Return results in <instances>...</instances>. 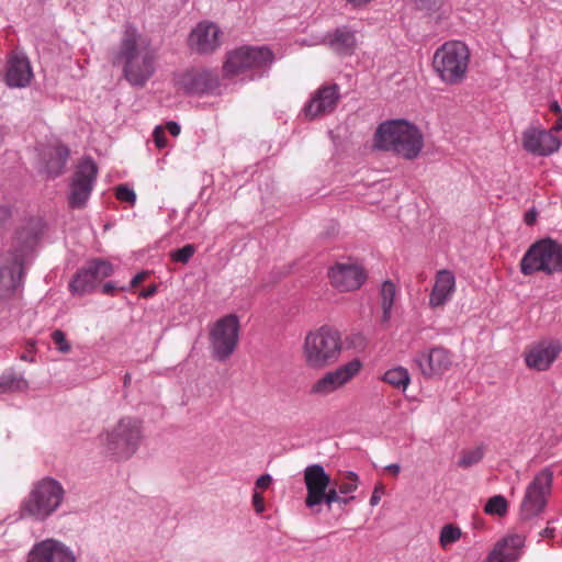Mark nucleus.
I'll use <instances>...</instances> for the list:
<instances>
[{
    "mask_svg": "<svg viewBox=\"0 0 562 562\" xmlns=\"http://www.w3.org/2000/svg\"><path fill=\"white\" fill-rule=\"evenodd\" d=\"M42 227V222L38 218H29L24 221L16 228L11 249L7 254L20 257L21 260L25 261L38 241Z\"/></svg>",
    "mask_w": 562,
    "mask_h": 562,
    "instance_id": "nucleus-17",
    "label": "nucleus"
},
{
    "mask_svg": "<svg viewBox=\"0 0 562 562\" xmlns=\"http://www.w3.org/2000/svg\"><path fill=\"white\" fill-rule=\"evenodd\" d=\"M153 138L158 148H164L167 145L165 130L162 126H156L153 133Z\"/></svg>",
    "mask_w": 562,
    "mask_h": 562,
    "instance_id": "nucleus-42",
    "label": "nucleus"
},
{
    "mask_svg": "<svg viewBox=\"0 0 562 562\" xmlns=\"http://www.w3.org/2000/svg\"><path fill=\"white\" fill-rule=\"evenodd\" d=\"M65 490L60 482L44 477L35 482L21 503V516L35 521H44L63 504Z\"/></svg>",
    "mask_w": 562,
    "mask_h": 562,
    "instance_id": "nucleus-5",
    "label": "nucleus"
},
{
    "mask_svg": "<svg viewBox=\"0 0 562 562\" xmlns=\"http://www.w3.org/2000/svg\"><path fill=\"white\" fill-rule=\"evenodd\" d=\"M12 216L13 210L11 204L0 196V238L3 236L8 226L10 225Z\"/></svg>",
    "mask_w": 562,
    "mask_h": 562,
    "instance_id": "nucleus-37",
    "label": "nucleus"
},
{
    "mask_svg": "<svg viewBox=\"0 0 562 562\" xmlns=\"http://www.w3.org/2000/svg\"><path fill=\"white\" fill-rule=\"evenodd\" d=\"M414 362L424 376L432 378L443 374L451 368L452 355L443 347H434L427 351L419 352L415 357Z\"/></svg>",
    "mask_w": 562,
    "mask_h": 562,
    "instance_id": "nucleus-21",
    "label": "nucleus"
},
{
    "mask_svg": "<svg viewBox=\"0 0 562 562\" xmlns=\"http://www.w3.org/2000/svg\"><path fill=\"white\" fill-rule=\"evenodd\" d=\"M115 196H116L117 200L123 201V202H127L131 205H134L135 202H136V194H135L134 190L131 189L126 184H120L116 188Z\"/></svg>",
    "mask_w": 562,
    "mask_h": 562,
    "instance_id": "nucleus-39",
    "label": "nucleus"
},
{
    "mask_svg": "<svg viewBox=\"0 0 562 562\" xmlns=\"http://www.w3.org/2000/svg\"><path fill=\"white\" fill-rule=\"evenodd\" d=\"M461 529L454 525H445L439 535V543L442 548H447L452 543H456L461 538Z\"/></svg>",
    "mask_w": 562,
    "mask_h": 562,
    "instance_id": "nucleus-35",
    "label": "nucleus"
},
{
    "mask_svg": "<svg viewBox=\"0 0 562 562\" xmlns=\"http://www.w3.org/2000/svg\"><path fill=\"white\" fill-rule=\"evenodd\" d=\"M340 493L336 486H329L325 494L321 497V505L325 504L330 507L334 503L340 501Z\"/></svg>",
    "mask_w": 562,
    "mask_h": 562,
    "instance_id": "nucleus-41",
    "label": "nucleus"
},
{
    "mask_svg": "<svg viewBox=\"0 0 562 562\" xmlns=\"http://www.w3.org/2000/svg\"><path fill=\"white\" fill-rule=\"evenodd\" d=\"M418 5L422 7V8H429L432 3H434V0H416Z\"/></svg>",
    "mask_w": 562,
    "mask_h": 562,
    "instance_id": "nucleus-55",
    "label": "nucleus"
},
{
    "mask_svg": "<svg viewBox=\"0 0 562 562\" xmlns=\"http://www.w3.org/2000/svg\"><path fill=\"white\" fill-rule=\"evenodd\" d=\"M397 286L391 280H385L380 288V304L382 307V322L389 323L392 317V308L397 296Z\"/></svg>",
    "mask_w": 562,
    "mask_h": 562,
    "instance_id": "nucleus-30",
    "label": "nucleus"
},
{
    "mask_svg": "<svg viewBox=\"0 0 562 562\" xmlns=\"http://www.w3.org/2000/svg\"><path fill=\"white\" fill-rule=\"evenodd\" d=\"M470 56V49L463 42H446L434 54V70L446 85H459L467 78Z\"/></svg>",
    "mask_w": 562,
    "mask_h": 562,
    "instance_id": "nucleus-6",
    "label": "nucleus"
},
{
    "mask_svg": "<svg viewBox=\"0 0 562 562\" xmlns=\"http://www.w3.org/2000/svg\"><path fill=\"white\" fill-rule=\"evenodd\" d=\"M116 290V286L112 282H108L102 286V292L104 294H113Z\"/></svg>",
    "mask_w": 562,
    "mask_h": 562,
    "instance_id": "nucleus-50",
    "label": "nucleus"
},
{
    "mask_svg": "<svg viewBox=\"0 0 562 562\" xmlns=\"http://www.w3.org/2000/svg\"><path fill=\"white\" fill-rule=\"evenodd\" d=\"M549 109L551 112L555 114L560 115L562 113V109L557 100H553L549 103Z\"/></svg>",
    "mask_w": 562,
    "mask_h": 562,
    "instance_id": "nucleus-48",
    "label": "nucleus"
},
{
    "mask_svg": "<svg viewBox=\"0 0 562 562\" xmlns=\"http://www.w3.org/2000/svg\"><path fill=\"white\" fill-rule=\"evenodd\" d=\"M32 78L33 72L27 57L14 54L8 59L4 81L10 88H25Z\"/></svg>",
    "mask_w": 562,
    "mask_h": 562,
    "instance_id": "nucleus-26",
    "label": "nucleus"
},
{
    "mask_svg": "<svg viewBox=\"0 0 562 562\" xmlns=\"http://www.w3.org/2000/svg\"><path fill=\"white\" fill-rule=\"evenodd\" d=\"M562 140L552 134V130L529 127L522 133V147L526 151L540 157L557 153Z\"/></svg>",
    "mask_w": 562,
    "mask_h": 562,
    "instance_id": "nucleus-18",
    "label": "nucleus"
},
{
    "mask_svg": "<svg viewBox=\"0 0 562 562\" xmlns=\"http://www.w3.org/2000/svg\"><path fill=\"white\" fill-rule=\"evenodd\" d=\"M180 88L189 94H202L215 90L218 86L217 76L209 70H190L178 81Z\"/></svg>",
    "mask_w": 562,
    "mask_h": 562,
    "instance_id": "nucleus-25",
    "label": "nucleus"
},
{
    "mask_svg": "<svg viewBox=\"0 0 562 562\" xmlns=\"http://www.w3.org/2000/svg\"><path fill=\"white\" fill-rule=\"evenodd\" d=\"M98 439L104 456L115 461H126L136 453L142 445L143 423L136 417L124 416L113 426L103 430Z\"/></svg>",
    "mask_w": 562,
    "mask_h": 562,
    "instance_id": "nucleus-3",
    "label": "nucleus"
},
{
    "mask_svg": "<svg viewBox=\"0 0 562 562\" xmlns=\"http://www.w3.org/2000/svg\"><path fill=\"white\" fill-rule=\"evenodd\" d=\"M272 477L270 474L260 475L256 481V488L266 490L270 486Z\"/></svg>",
    "mask_w": 562,
    "mask_h": 562,
    "instance_id": "nucleus-44",
    "label": "nucleus"
},
{
    "mask_svg": "<svg viewBox=\"0 0 562 562\" xmlns=\"http://www.w3.org/2000/svg\"><path fill=\"white\" fill-rule=\"evenodd\" d=\"M21 359H22V360H24V361H33V359H32V358H30V357H29L27 355H25V353H23V355L21 356Z\"/></svg>",
    "mask_w": 562,
    "mask_h": 562,
    "instance_id": "nucleus-57",
    "label": "nucleus"
},
{
    "mask_svg": "<svg viewBox=\"0 0 562 562\" xmlns=\"http://www.w3.org/2000/svg\"><path fill=\"white\" fill-rule=\"evenodd\" d=\"M374 148L414 160L424 148V135L415 124L406 120H389L378 126Z\"/></svg>",
    "mask_w": 562,
    "mask_h": 562,
    "instance_id": "nucleus-2",
    "label": "nucleus"
},
{
    "mask_svg": "<svg viewBox=\"0 0 562 562\" xmlns=\"http://www.w3.org/2000/svg\"><path fill=\"white\" fill-rule=\"evenodd\" d=\"M166 128L172 136H178L180 133V125L173 121L168 122Z\"/></svg>",
    "mask_w": 562,
    "mask_h": 562,
    "instance_id": "nucleus-47",
    "label": "nucleus"
},
{
    "mask_svg": "<svg viewBox=\"0 0 562 562\" xmlns=\"http://www.w3.org/2000/svg\"><path fill=\"white\" fill-rule=\"evenodd\" d=\"M221 29L211 21H202L192 29L188 37L191 50L198 54H211L221 46Z\"/></svg>",
    "mask_w": 562,
    "mask_h": 562,
    "instance_id": "nucleus-20",
    "label": "nucleus"
},
{
    "mask_svg": "<svg viewBox=\"0 0 562 562\" xmlns=\"http://www.w3.org/2000/svg\"><path fill=\"white\" fill-rule=\"evenodd\" d=\"M52 340L60 352L66 353L70 350V344L67 341L65 333L60 329L52 333Z\"/></svg>",
    "mask_w": 562,
    "mask_h": 562,
    "instance_id": "nucleus-40",
    "label": "nucleus"
},
{
    "mask_svg": "<svg viewBox=\"0 0 562 562\" xmlns=\"http://www.w3.org/2000/svg\"><path fill=\"white\" fill-rule=\"evenodd\" d=\"M355 497L353 496H348V495H340V501H338V504L340 505H347L349 504L350 501H352Z\"/></svg>",
    "mask_w": 562,
    "mask_h": 562,
    "instance_id": "nucleus-54",
    "label": "nucleus"
},
{
    "mask_svg": "<svg viewBox=\"0 0 562 562\" xmlns=\"http://www.w3.org/2000/svg\"><path fill=\"white\" fill-rule=\"evenodd\" d=\"M273 61V54L268 47H239L231 52L224 64V72L235 77L248 70L261 69Z\"/></svg>",
    "mask_w": 562,
    "mask_h": 562,
    "instance_id": "nucleus-9",
    "label": "nucleus"
},
{
    "mask_svg": "<svg viewBox=\"0 0 562 562\" xmlns=\"http://www.w3.org/2000/svg\"><path fill=\"white\" fill-rule=\"evenodd\" d=\"M485 449L483 446H479L472 449L463 450L457 464L459 468L469 469L477 464L484 457Z\"/></svg>",
    "mask_w": 562,
    "mask_h": 562,
    "instance_id": "nucleus-33",
    "label": "nucleus"
},
{
    "mask_svg": "<svg viewBox=\"0 0 562 562\" xmlns=\"http://www.w3.org/2000/svg\"><path fill=\"white\" fill-rule=\"evenodd\" d=\"M157 290H158L157 285L153 284V285L142 290L139 293V296L145 297V299L151 297L157 293Z\"/></svg>",
    "mask_w": 562,
    "mask_h": 562,
    "instance_id": "nucleus-46",
    "label": "nucleus"
},
{
    "mask_svg": "<svg viewBox=\"0 0 562 562\" xmlns=\"http://www.w3.org/2000/svg\"><path fill=\"white\" fill-rule=\"evenodd\" d=\"M148 271H142L139 273H137L131 281L130 283V286L128 288H122V290H131L135 286H137L140 282H143L147 276H148Z\"/></svg>",
    "mask_w": 562,
    "mask_h": 562,
    "instance_id": "nucleus-45",
    "label": "nucleus"
},
{
    "mask_svg": "<svg viewBox=\"0 0 562 562\" xmlns=\"http://www.w3.org/2000/svg\"><path fill=\"white\" fill-rule=\"evenodd\" d=\"M561 350L562 344L559 340L538 342L526 352V364L539 371L547 370L557 359Z\"/></svg>",
    "mask_w": 562,
    "mask_h": 562,
    "instance_id": "nucleus-23",
    "label": "nucleus"
},
{
    "mask_svg": "<svg viewBox=\"0 0 562 562\" xmlns=\"http://www.w3.org/2000/svg\"><path fill=\"white\" fill-rule=\"evenodd\" d=\"M385 470L394 475H397L401 472V465L398 463H391L385 467Z\"/></svg>",
    "mask_w": 562,
    "mask_h": 562,
    "instance_id": "nucleus-49",
    "label": "nucleus"
},
{
    "mask_svg": "<svg viewBox=\"0 0 562 562\" xmlns=\"http://www.w3.org/2000/svg\"><path fill=\"white\" fill-rule=\"evenodd\" d=\"M341 352L340 333L330 326L308 331L303 340L302 357L311 369L321 370L336 363Z\"/></svg>",
    "mask_w": 562,
    "mask_h": 562,
    "instance_id": "nucleus-4",
    "label": "nucleus"
},
{
    "mask_svg": "<svg viewBox=\"0 0 562 562\" xmlns=\"http://www.w3.org/2000/svg\"><path fill=\"white\" fill-rule=\"evenodd\" d=\"M304 484L306 487L305 506L319 512L321 497L330 486V476L319 463L307 465L304 469Z\"/></svg>",
    "mask_w": 562,
    "mask_h": 562,
    "instance_id": "nucleus-16",
    "label": "nucleus"
},
{
    "mask_svg": "<svg viewBox=\"0 0 562 562\" xmlns=\"http://www.w3.org/2000/svg\"><path fill=\"white\" fill-rule=\"evenodd\" d=\"M520 271L524 276L562 272V245L550 238L536 241L521 258Z\"/></svg>",
    "mask_w": 562,
    "mask_h": 562,
    "instance_id": "nucleus-7",
    "label": "nucleus"
},
{
    "mask_svg": "<svg viewBox=\"0 0 562 562\" xmlns=\"http://www.w3.org/2000/svg\"><path fill=\"white\" fill-rule=\"evenodd\" d=\"M456 291V277L447 269L439 270L429 295V306L437 308L448 303Z\"/></svg>",
    "mask_w": 562,
    "mask_h": 562,
    "instance_id": "nucleus-27",
    "label": "nucleus"
},
{
    "mask_svg": "<svg viewBox=\"0 0 562 562\" xmlns=\"http://www.w3.org/2000/svg\"><path fill=\"white\" fill-rule=\"evenodd\" d=\"M27 387V381L22 375L10 372L0 376V393L25 391Z\"/></svg>",
    "mask_w": 562,
    "mask_h": 562,
    "instance_id": "nucleus-32",
    "label": "nucleus"
},
{
    "mask_svg": "<svg viewBox=\"0 0 562 562\" xmlns=\"http://www.w3.org/2000/svg\"><path fill=\"white\" fill-rule=\"evenodd\" d=\"M382 380L397 390L405 391L411 383V375L406 368L398 366L387 370Z\"/></svg>",
    "mask_w": 562,
    "mask_h": 562,
    "instance_id": "nucleus-31",
    "label": "nucleus"
},
{
    "mask_svg": "<svg viewBox=\"0 0 562 562\" xmlns=\"http://www.w3.org/2000/svg\"><path fill=\"white\" fill-rule=\"evenodd\" d=\"M252 506L257 514H261L265 510V499L257 491L252 494Z\"/></svg>",
    "mask_w": 562,
    "mask_h": 562,
    "instance_id": "nucleus-43",
    "label": "nucleus"
},
{
    "mask_svg": "<svg viewBox=\"0 0 562 562\" xmlns=\"http://www.w3.org/2000/svg\"><path fill=\"white\" fill-rule=\"evenodd\" d=\"M540 536L543 538H552L554 536V529L547 527L540 532Z\"/></svg>",
    "mask_w": 562,
    "mask_h": 562,
    "instance_id": "nucleus-53",
    "label": "nucleus"
},
{
    "mask_svg": "<svg viewBox=\"0 0 562 562\" xmlns=\"http://www.w3.org/2000/svg\"><path fill=\"white\" fill-rule=\"evenodd\" d=\"M525 537L509 535L497 541L485 562H517L524 552Z\"/></svg>",
    "mask_w": 562,
    "mask_h": 562,
    "instance_id": "nucleus-24",
    "label": "nucleus"
},
{
    "mask_svg": "<svg viewBox=\"0 0 562 562\" xmlns=\"http://www.w3.org/2000/svg\"><path fill=\"white\" fill-rule=\"evenodd\" d=\"M323 43L328 45L333 50L341 55H350L357 47V38L353 31L346 26L328 33Z\"/></svg>",
    "mask_w": 562,
    "mask_h": 562,
    "instance_id": "nucleus-28",
    "label": "nucleus"
},
{
    "mask_svg": "<svg viewBox=\"0 0 562 562\" xmlns=\"http://www.w3.org/2000/svg\"><path fill=\"white\" fill-rule=\"evenodd\" d=\"M195 254V246L192 244H188L180 249H177L170 254V257L173 261L187 263Z\"/></svg>",
    "mask_w": 562,
    "mask_h": 562,
    "instance_id": "nucleus-38",
    "label": "nucleus"
},
{
    "mask_svg": "<svg viewBox=\"0 0 562 562\" xmlns=\"http://www.w3.org/2000/svg\"><path fill=\"white\" fill-rule=\"evenodd\" d=\"M25 562H78L71 547L56 538L36 541L25 557Z\"/></svg>",
    "mask_w": 562,
    "mask_h": 562,
    "instance_id": "nucleus-14",
    "label": "nucleus"
},
{
    "mask_svg": "<svg viewBox=\"0 0 562 562\" xmlns=\"http://www.w3.org/2000/svg\"><path fill=\"white\" fill-rule=\"evenodd\" d=\"M48 155L49 158L46 161L45 170L48 177L56 178L63 172L66 166L69 156V150L66 146L58 145L55 146Z\"/></svg>",
    "mask_w": 562,
    "mask_h": 562,
    "instance_id": "nucleus-29",
    "label": "nucleus"
},
{
    "mask_svg": "<svg viewBox=\"0 0 562 562\" xmlns=\"http://www.w3.org/2000/svg\"><path fill=\"white\" fill-rule=\"evenodd\" d=\"M362 362L355 358L334 370L325 372L311 386L310 393L315 396L325 397L350 383L361 371Z\"/></svg>",
    "mask_w": 562,
    "mask_h": 562,
    "instance_id": "nucleus-12",
    "label": "nucleus"
},
{
    "mask_svg": "<svg viewBox=\"0 0 562 562\" xmlns=\"http://www.w3.org/2000/svg\"><path fill=\"white\" fill-rule=\"evenodd\" d=\"M359 476L355 472H347L340 483H336L341 495H349L358 488Z\"/></svg>",
    "mask_w": 562,
    "mask_h": 562,
    "instance_id": "nucleus-36",
    "label": "nucleus"
},
{
    "mask_svg": "<svg viewBox=\"0 0 562 562\" xmlns=\"http://www.w3.org/2000/svg\"><path fill=\"white\" fill-rule=\"evenodd\" d=\"M340 99L339 87L336 83L319 87L304 106L308 119L331 113Z\"/></svg>",
    "mask_w": 562,
    "mask_h": 562,
    "instance_id": "nucleus-22",
    "label": "nucleus"
},
{
    "mask_svg": "<svg viewBox=\"0 0 562 562\" xmlns=\"http://www.w3.org/2000/svg\"><path fill=\"white\" fill-rule=\"evenodd\" d=\"M97 175L98 167L92 159L86 158L78 164L69 184L68 204L70 209L81 210L86 207L93 190Z\"/></svg>",
    "mask_w": 562,
    "mask_h": 562,
    "instance_id": "nucleus-11",
    "label": "nucleus"
},
{
    "mask_svg": "<svg viewBox=\"0 0 562 562\" xmlns=\"http://www.w3.org/2000/svg\"><path fill=\"white\" fill-rule=\"evenodd\" d=\"M508 503L506 498L502 495H494L486 502L484 506V512L487 515H494L503 517L507 514Z\"/></svg>",
    "mask_w": 562,
    "mask_h": 562,
    "instance_id": "nucleus-34",
    "label": "nucleus"
},
{
    "mask_svg": "<svg viewBox=\"0 0 562 562\" xmlns=\"http://www.w3.org/2000/svg\"><path fill=\"white\" fill-rule=\"evenodd\" d=\"M364 268L357 262H337L328 270L330 284L339 292H351L360 289L366 280Z\"/></svg>",
    "mask_w": 562,
    "mask_h": 562,
    "instance_id": "nucleus-15",
    "label": "nucleus"
},
{
    "mask_svg": "<svg viewBox=\"0 0 562 562\" xmlns=\"http://www.w3.org/2000/svg\"><path fill=\"white\" fill-rule=\"evenodd\" d=\"M156 52L149 41L131 24H126L113 64L123 67L125 79L133 86H144L155 71Z\"/></svg>",
    "mask_w": 562,
    "mask_h": 562,
    "instance_id": "nucleus-1",
    "label": "nucleus"
},
{
    "mask_svg": "<svg viewBox=\"0 0 562 562\" xmlns=\"http://www.w3.org/2000/svg\"><path fill=\"white\" fill-rule=\"evenodd\" d=\"M239 319L235 314H228L220 318L210 330V349L212 357L220 361H226L239 342Z\"/></svg>",
    "mask_w": 562,
    "mask_h": 562,
    "instance_id": "nucleus-8",
    "label": "nucleus"
},
{
    "mask_svg": "<svg viewBox=\"0 0 562 562\" xmlns=\"http://www.w3.org/2000/svg\"><path fill=\"white\" fill-rule=\"evenodd\" d=\"M535 218H536L535 214H530V213H528V214L526 215L525 221H526V223H527V224H529V225H530V224H532V223L535 222Z\"/></svg>",
    "mask_w": 562,
    "mask_h": 562,
    "instance_id": "nucleus-56",
    "label": "nucleus"
},
{
    "mask_svg": "<svg viewBox=\"0 0 562 562\" xmlns=\"http://www.w3.org/2000/svg\"><path fill=\"white\" fill-rule=\"evenodd\" d=\"M551 130L552 134H554V132H562V113L559 115V119Z\"/></svg>",
    "mask_w": 562,
    "mask_h": 562,
    "instance_id": "nucleus-52",
    "label": "nucleus"
},
{
    "mask_svg": "<svg viewBox=\"0 0 562 562\" xmlns=\"http://www.w3.org/2000/svg\"><path fill=\"white\" fill-rule=\"evenodd\" d=\"M24 262L7 252L0 257V300L12 297L22 285Z\"/></svg>",
    "mask_w": 562,
    "mask_h": 562,
    "instance_id": "nucleus-19",
    "label": "nucleus"
},
{
    "mask_svg": "<svg viewBox=\"0 0 562 562\" xmlns=\"http://www.w3.org/2000/svg\"><path fill=\"white\" fill-rule=\"evenodd\" d=\"M113 273V266L103 259H93L80 268L69 282V291L75 296H83L95 290L98 284Z\"/></svg>",
    "mask_w": 562,
    "mask_h": 562,
    "instance_id": "nucleus-13",
    "label": "nucleus"
},
{
    "mask_svg": "<svg viewBox=\"0 0 562 562\" xmlns=\"http://www.w3.org/2000/svg\"><path fill=\"white\" fill-rule=\"evenodd\" d=\"M380 495H379V492H378V488H375L371 495V498H370V505L371 506H375L379 504L380 502Z\"/></svg>",
    "mask_w": 562,
    "mask_h": 562,
    "instance_id": "nucleus-51",
    "label": "nucleus"
},
{
    "mask_svg": "<svg viewBox=\"0 0 562 562\" xmlns=\"http://www.w3.org/2000/svg\"><path fill=\"white\" fill-rule=\"evenodd\" d=\"M553 472L549 468L542 469L528 484L520 504L522 519H531L539 515L547 505V497L551 493Z\"/></svg>",
    "mask_w": 562,
    "mask_h": 562,
    "instance_id": "nucleus-10",
    "label": "nucleus"
}]
</instances>
